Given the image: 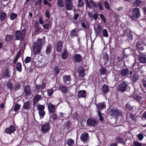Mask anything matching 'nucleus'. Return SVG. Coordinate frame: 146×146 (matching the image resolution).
Segmentation results:
<instances>
[{
  "mask_svg": "<svg viewBox=\"0 0 146 146\" xmlns=\"http://www.w3.org/2000/svg\"><path fill=\"white\" fill-rule=\"evenodd\" d=\"M31 60V58L29 56H27L24 60V62L25 64L29 63Z\"/></svg>",
  "mask_w": 146,
  "mask_h": 146,
  "instance_id": "63",
  "label": "nucleus"
},
{
  "mask_svg": "<svg viewBox=\"0 0 146 146\" xmlns=\"http://www.w3.org/2000/svg\"><path fill=\"white\" fill-rule=\"evenodd\" d=\"M6 13L3 11H2L0 13V19L1 22L4 21L7 17Z\"/></svg>",
  "mask_w": 146,
  "mask_h": 146,
  "instance_id": "34",
  "label": "nucleus"
},
{
  "mask_svg": "<svg viewBox=\"0 0 146 146\" xmlns=\"http://www.w3.org/2000/svg\"><path fill=\"white\" fill-rule=\"evenodd\" d=\"M122 112L117 108H113L111 109L110 112V115L113 117L119 116L122 113Z\"/></svg>",
  "mask_w": 146,
  "mask_h": 146,
  "instance_id": "7",
  "label": "nucleus"
},
{
  "mask_svg": "<svg viewBox=\"0 0 146 146\" xmlns=\"http://www.w3.org/2000/svg\"><path fill=\"white\" fill-rule=\"evenodd\" d=\"M42 39L39 38L37 40L36 42H34L33 45V53L35 54L33 58L36 56V54H39L41 52L42 43Z\"/></svg>",
  "mask_w": 146,
  "mask_h": 146,
  "instance_id": "1",
  "label": "nucleus"
},
{
  "mask_svg": "<svg viewBox=\"0 0 146 146\" xmlns=\"http://www.w3.org/2000/svg\"><path fill=\"white\" fill-rule=\"evenodd\" d=\"M52 114H53L50 116V122L52 123H54L56 120L59 119V117L56 113L54 112Z\"/></svg>",
  "mask_w": 146,
  "mask_h": 146,
  "instance_id": "23",
  "label": "nucleus"
},
{
  "mask_svg": "<svg viewBox=\"0 0 146 146\" xmlns=\"http://www.w3.org/2000/svg\"><path fill=\"white\" fill-rule=\"evenodd\" d=\"M100 65L101 67L100 69L99 70L100 73L101 75L105 74L107 72V70L106 68L103 67V64L102 63H100Z\"/></svg>",
  "mask_w": 146,
  "mask_h": 146,
  "instance_id": "32",
  "label": "nucleus"
},
{
  "mask_svg": "<svg viewBox=\"0 0 146 146\" xmlns=\"http://www.w3.org/2000/svg\"><path fill=\"white\" fill-rule=\"evenodd\" d=\"M129 84L127 81H123L119 85L117 88L118 91L121 93H123L128 90L129 87L128 85Z\"/></svg>",
  "mask_w": 146,
  "mask_h": 146,
  "instance_id": "4",
  "label": "nucleus"
},
{
  "mask_svg": "<svg viewBox=\"0 0 146 146\" xmlns=\"http://www.w3.org/2000/svg\"><path fill=\"white\" fill-rule=\"evenodd\" d=\"M77 6L78 7H82L84 6V3L82 1V0H78Z\"/></svg>",
  "mask_w": 146,
  "mask_h": 146,
  "instance_id": "58",
  "label": "nucleus"
},
{
  "mask_svg": "<svg viewBox=\"0 0 146 146\" xmlns=\"http://www.w3.org/2000/svg\"><path fill=\"white\" fill-rule=\"evenodd\" d=\"M71 123L70 121H67L64 123L65 127L66 129L69 130L71 128Z\"/></svg>",
  "mask_w": 146,
  "mask_h": 146,
  "instance_id": "46",
  "label": "nucleus"
},
{
  "mask_svg": "<svg viewBox=\"0 0 146 146\" xmlns=\"http://www.w3.org/2000/svg\"><path fill=\"white\" fill-rule=\"evenodd\" d=\"M81 30L80 29H76V28H75L70 31V35L71 37L73 38L75 36H78V32L80 31Z\"/></svg>",
  "mask_w": 146,
  "mask_h": 146,
  "instance_id": "17",
  "label": "nucleus"
},
{
  "mask_svg": "<svg viewBox=\"0 0 146 146\" xmlns=\"http://www.w3.org/2000/svg\"><path fill=\"white\" fill-rule=\"evenodd\" d=\"M10 77V72L8 68H7L4 72L3 78H6Z\"/></svg>",
  "mask_w": 146,
  "mask_h": 146,
  "instance_id": "35",
  "label": "nucleus"
},
{
  "mask_svg": "<svg viewBox=\"0 0 146 146\" xmlns=\"http://www.w3.org/2000/svg\"><path fill=\"white\" fill-rule=\"evenodd\" d=\"M65 6L66 9L67 11H71L73 7L72 0H65Z\"/></svg>",
  "mask_w": 146,
  "mask_h": 146,
  "instance_id": "11",
  "label": "nucleus"
},
{
  "mask_svg": "<svg viewBox=\"0 0 146 146\" xmlns=\"http://www.w3.org/2000/svg\"><path fill=\"white\" fill-rule=\"evenodd\" d=\"M85 70L83 66H82L80 69L78 70V72L79 74V76L82 77L84 76L85 75Z\"/></svg>",
  "mask_w": 146,
  "mask_h": 146,
  "instance_id": "39",
  "label": "nucleus"
},
{
  "mask_svg": "<svg viewBox=\"0 0 146 146\" xmlns=\"http://www.w3.org/2000/svg\"><path fill=\"white\" fill-rule=\"evenodd\" d=\"M16 130V128L13 125H11L9 127L6 128L5 131V133L11 135Z\"/></svg>",
  "mask_w": 146,
  "mask_h": 146,
  "instance_id": "14",
  "label": "nucleus"
},
{
  "mask_svg": "<svg viewBox=\"0 0 146 146\" xmlns=\"http://www.w3.org/2000/svg\"><path fill=\"white\" fill-rule=\"evenodd\" d=\"M141 3V1L140 0H136L132 2L133 6L136 7L139 6Z\"/></svg>",
  "mask_w": 146,
  "mask_h": 146,
  "instance_id": "47",
  "label": "nucleus"
},
{
  "mask_svg": "<svg viewBox=\"0 0 146 146\" xmlns=\"http://www.w3.org/2000/svg\"><path fill=\"white\" fill-rule=\"evenodd\" d=\"M68 56V53L66 48H64L63 52L61 54V57L63 60H64L67 59Z\"/></svg>",
  "mask_w": 146,
  "mask_h": 146,
  "instance_id": "28",
  "label": "nucleus"
},
{
  "mask_svg": "<svg viewBox=\"0 0 146 146\" xmlns=\"http://www.w3.org/2000/svg\"><path fill=\"white\" fill-rule=\"evenodd\" d=\"M42 0H37V1L35 0V7L37 6L38 5H39L40 7L41 6V3Z\"/></svg>",
  "mask_w": 146,
  "mask_h": 146,
  "instance_id": "54",
  "label": "nucleus"
},
{
  "mask_svg": "<svg viewBox=\"0 0 146 146\" xmlns=\"http://www.w3.org/2000/svg\"><path fill=\"white\" fill-rule=\"evenodd\" d=\"M86 92L85 90H80L78 91L77 96L78 98H85L86 97Z\"/></svg>",
  "mask_w": 146,
  "mask_h": 146,
  "instance_id": "22",
  "label": "nucleus"
},
{
  "mask_svg": "<svg viewBox=\"0 0 146 146\" xmlns=\"http://www.w3.org/2000/svg\"><path fill=\"white\" fill-rule=\"evenodd\" d=\"M35 32V34H37L42 32V29L38 26V23L37 22H35L34 24Z\"/></svg>",
  "mask_w": 146,
  "mask_h": 146,
  "instance_id": "21",
  "label": "nucleus"
},
{
  "mask_svg": "<svg viewBox=\"0 0 146 146\" xmlns=\"http://www.w3.org/2000/svg\"><path fill=\"white\" fill-rule=\"evenodd\" d=\"M46 84L45 82H42L40 85L36 84L35 85L36 90L38 92V93L40 92V90L44 89L46 87Z\"/></svg>",
  "mask_w": 146,
  "mask_h": 146,
  "instance_id": "15",
  "label": "nucleus"
},
{
  "mask_svg": "<svg viewBox=\"0 0 146 146\" xmlns=\"http://www.w3.org/2000/svg\"><path fill=\"white\" fill-rule=\"evenodd\" d=\"M132 15L130 16L132 20L136 21L140 17V13L139 8L137 7L134 8L132 10Z\"/></svg>",
  "mask_w": 146,
  "mask_h": 146,
  "instance_id": "5",
  "label": "nucleus"
},
{
  "mask_svg": "<svg viewBox=\"0 0 146 146\" xmlns=\"http://www.w3.org/2000/svg\"><path fill=\"white\" fill-rule=\"evenodd\" d=\"M133 70H131V67H126L122 68L119 71L120 77L122 78L123 77L125 76L128 75H131L133 74Z\"/></svg>",
  "mask_w": 146,
  "mask_h": 146,
  "instance_id": "3",
  "label": "nucleus"
},
{
  "mask_svg": "<svg viewBox=\"0 0 146 146\" xmlns=\"http://www.w3.org/2000/svg\"><path fill=\"white\" fill-rule=\"evenodd\" d=\"M17 17V14L14 13H12L10 15V18L11 20H13L15 19Z\"/></svg>",
  "mask_w": 146,
  "mask_h": 146,
  "instance_id": "50",
  "label": "nucleus"
},
{
  "mask_svg": "<svg viewBox=\"0 0 146 146\" xmlns=\"http://www.w3.org/2000/svg\"><path fill=\"white\" fill-rule=\"evenodd\" d=\"M21 85L19 82H18L14 85V89L15 91L20 89L21 88Z\"/></svg>",
  "mask_w": 146,
  "mask_h": 146,
  "instance_id": "48",
  "label": "nucleus"
},
{
  "mask_svg": "<svg viewBox=\"0 0 146 146\" xmlns=\"http://www.w3.org/2000/svg\"><path fill=\"white\" fill-rule=\"evenodd\" d=\"M24 92L25 95L27 97L30 96L31 93L30 86L28 85L25 86L24 88Z\"/></svg>",
  "mask_w": 146,
  "mask_h": 146,
  "instance_id": "16",
  "label": "nucleus"
},
{
  "mask_svg": "<svg viewBox=\"0 0 146 146\" xmlns=\"http://www.w3.org/2000/svg\"><path fill=\"white\" fill-rule=\"evenodd\" d=\"M40 119H43L45 114V111H38Z\"/></svg>",
  "mask_w": 146,
  "mask_h": 146,
  "instance_id": "52",
  "label": "nucleus"
},
{
  "mask_svg": "<svg viewBox=\"0 0 146 146\" xmlns=\"http://www.w3.org/2000/svg\"><path fill=\"white\" fill-rule=\"evenodd\" d=\"M49 23H46L44 25H42L43 28L44 29L48 30H49V27L50 26V22H48Z\"/></svg>",
  "mask_w": 146,
  "mask_h": 146,
  "instance_id": "62",
  "label": "nucleus"
},
{
  "mask_svg": "<svg viewBox=\"0 0 146 146\" xmlns=\"http://www.w3.org/2000/svg\"><path fill=\"white\" fill-rule=\"evenodd\" d=\"M98 123L97 120L93 118H89L87 120V124L89 126H96L98 125Z\"/></svg>",
  "mask_w": 146,
  "mask_h": 146,
  "instance_id": "10",
  "label": "nucleus"
},
{
  "mask_svg": "<svg viewBox=\"0 0 146 146\" xmlns=\"http://www.w3.org/2000/svg\"><path fill=\"white\" fill-rule=\"evenodd\" d=\"M74 143V141L72 139H68L66 140V143L68 146H73Z\"/></svg>",
  "mask_w": 146,
  "mask_h": 146,
  "instance_id": "41",
  "label": "nucleus"
},
{
  "mask_svg": "<svg viewBox=\"0 0 146 146\" xmlns=\"http://www.w3.org/2000/svg\"><path fill=\"white\" fill-rule=\"evenodd\" d=\"M6 86L8 89L9 90L11 91H13V84L11 82H9L7 83L6 84Z\"/></svg>",
  "mask_w": 146,
  "mask_h": 146,
  "instance_id": "43",
  "label": "nucleus"
},
{
  "mask_svg": "<svg viewBox=\"0 0 146 146\" xmlns=\"http://www.w3.org/2000/svg\"><path fill=\"white\" fill-rule=\"evenodd\" d=\"M96 106L98 110H102L104 108H105L106 107L105 103L104 102L98 103L96 105Z\"/></svg>",
  "mask_w": 146,
  "mask_h": 146,
  "instance_id": "30",
  "label": "nucleus"
},
{
  "mask_svg": "<svg viewBox=\"0 0 146 146\" xmlns=\"http://www.w3.org/2000/svg\"><path fill=\"white\" fill-rule=\"evenodd\" d=\"M30 107V102L29 101H27L24 103L23 108L25 110H28L29 109Z\"/></svg>",
  "mask_w": 146,
  "mask_h": 146,
  "instance_id": "45",
  "label": "nucleus"
},
{
  "mask_svg": "<svg viewBox=\"0 0 146 146\" xmlns=\"http://www.w3.org/2000/svg\"><path fill=\"white\" fill-rule=\"evenodd\" d=\"M101 90L102 92L105 94H107L109 92L108 86L104 84L102 85L101 88Z\"/></svg>",
  "mask_w": 146,
  "mask_h": 146,
  "instance_id": "26",
  "label": "nucleus"
},
{
  "mask_svg": "<svg viewBox=\"0 0 146 146\" xmlns=\"http://www.w3.org/2000/svg\"><path fill=\"white\" fill-rule=\"evenodd\" d=\"M130 78L131 80V81L133 83L137 82V80L139 79V76L136 74H134L131 76L130 75Z\"/></svg>",
  "mask_w": 146,
  "mask_h": 146,
  "instance_id": "29",
  "label": "nucleus"
},
{
  "mask_svg": "<svg viewBox=\"0 0 146 146\" xmlns=\"http://www.w3.org/2000/svg\"><path fill=\"white\" fill-rule=\"evenodd\" d=\"M63 44V42L61 40H58L57 42L56 46V49L57 52H62Z\"/></svg>",
  "mask_w": 146,
  "mask_h": 146,
  "instance_id": "13",
  "label": "nucleus"
},
{
  "mask_svg": "<svg viewBox=\"0 0 146 146\" xmlns=\"http://www.w3.org/2000/svg\"><path fill=\"white\" fill-rule=\"evenodd\" d=\"M134 53L136 55V56H138V58H139V57L141 55V54H143V53H141L138 49H136L135 50Z\"/></svg>",
  "mask_w": 146,
  "mask_h": 146,
  "instance_id": "55",
  "label": "nucleus"
},
{
  "mask_svg": "<svg viewBox=\"0 0 146 146\" xmlns=\"http://www.w3.org/2000/svg\"><path fill=\"white\" fill-rule=\"evenodd\" d=\"M58 88L63 93L66 94L68 92L67 87L63 84H59Z\"/></svg>",
  "mask_w": 146,
  "mask_h": 146,
  "instance_id": "18",
  "label": "nucleus"
},
{
  "mask_svg": "<svg viewBox=\"0 0 146 146\" xmlns=\"http://www.w3.org/2000/svg\"><path fill=\"white\" fill-rule=\"evenodd\" d=\"M83 59L82 56L79 54H75L72 56V59L74 63H79L81 62Z\"/></svg>",
  "mask_w": 146,
  "mask_h": 146,
  "instance_id": "6",
  "label": "nucleus"
},
{
  "mask_svg": "<svg viewBox=\"0 0 146 146\" xmlns=\"http://www.w3.org/2000/svg\"><path fill=\"white\" fill-rule=\"evenodd\" d=\"M50 124L49 123H46L42 125L41 130L43 133H46L48 132L50 130Z\"/></svg>",
  "mask_w": 146,
  "mask_h": 146,
  "instance_id": "9",
  "label": "nucleus"
},
{
  "mask_svg": "<svg viewBox=\"0 0 146 146\" xmlns=\"http://www.w3.org/2000/svg\"><path fill=\"white\" fill-rule=\"evenodd\" d=\"M142 144L140 143L139 141H135L133 142V145L134 146H142Z\"/></svg>",
  "mask_w": 146,
  "mask_h": 146,
  "instance_id": "59",
  "label": "nucleus"
},
{
  "mask_svg": "<svg viewBox=\"0 0 146 146\" xmlns=\"http://www.w3.org/2000/svg\"><path fill=\"white\" fill-rule=\"evenodd\" d=\"M57 5L58 7H64V3L62 0H57Z\"/></svg>",
  "mask_w": 146,
  "mask_h": 146,
  "instance_id": "53",
  "label": "nucleus"
},
{
  "mask_svg": "<svg viewBox=\"0 0 146 146\" xmlns=\"http://www.w3.org/2000/svg\"><path fill=\"white\" fill-rule=\"evenodd\" d=\"M26 29L24 28L21 31L17 30L15 31V40H19L20 39L21 40L23 41L25 39L26 36Z\"/></svg>",
  "mask_w": 146,
  "mask_h": 146,
  "instance_id": "2",
  "label": "nucleus"
},
{
  "mask_svg": "<svg viewBox=\"0 0 146 146\" xmlns=\"http://www.w3.org/2000/svg\"><path fill=\"white\" fill-rule=\"evenodd\" d=\"M102 34L104 37H108V31L106 29H104L103 30Z\"/></svg>",
  "mask_w": 146,
  "mask_h": 146,
  "instance_id": "57",
  "label": "nucleus"
},
{
  "mask_svg": "<svg viewBox=\"0 0 146 146\" xmlns=\"http://www.w3.org/2000/svg\"><path fill=\"white\" fill-rule=\"evenodd\" d=\"M62 80L64 83V84H66L67 81H70L71 80L70 76L65 75L63 76Z\"/></svg>",
  "mask_w": 146,
  "mask_h": 146,
  "instance_id": "38",
  "label": "nucleus"
},
{
  "mask_svg": "<svg viewBox=\"0 0 146 146\" xmlns=\"http://www.w3.org/2000/svg\"><path fill=\"white\" fill-rule=\"evenodd\" d=\"M139 60L141 63H146V54L145 53L141 54L139 58Z\"/></svg>",
  "mask_w": 146,
  "mask_h": 146,
  "instance_id": "25",
  "label": "nucleus"
},
{
  "mask_svg": "<svg viewBox=\"0 0 146 146\" xmlns=\"http://www.w3.org/2000/svg\"><path fill=\"white\" fill-rule=\"evenodd\" d=\"M115 141L117 143H121L123 145H125V143L124 142L123 138L119 137H117L115 139Z\"/></svg>",
  "mask_w": 146,
  "mask_h": 146,
  "instance_id": "37",
  "label": "nucleus"
},
{
  "mask_svg": "<svg viewBox=\"0 0 146 146\" xmlns=\"http://www.w3.org/2000/svg\"><path fill=\"white\" fill-rule=\"evenodd\" d=\"M143 44H141L139 42H138L137 44V47L140 50H143L144 49L143 46Z\"/></svg>",
  "mask_w": 146,
  "mask_h": 146,
  "instance_id": "56",
  "label": "nucleus"
},
{
  "mask_svg": "<svg viewBox=\"0 0 146 146\" xmlns=\"http://www.w3.org/2000/svg\"><path fill=\"white\" fill-rule=\"evenodd\" d=\"M54 73L56 75H58L60 72V70L59 68L57 66H56L54 68Z\"/></svg>",
  "mask_w": 146,
  "mask_h": 146,
  "instance_id": "61",
  "label": "nucleus"
},
{
  "mask_svg": "<svg viewBox=\"0 0 146 146\" xmlns=\"http://www.w3.org/2000/svg\"><path fill=\"white\" fill-rule=\"evenodd\" d=\"M37 107L38 110V111H43L45 108L44 105L40 104L37 105Z\"/></svg>",
  "mask_w": 146,
  "mask_h": 146,
  "instance_id": "51",
  "label": "nucleus"
},
{
  "mask_svg": "<svg viewBox=\"0 0 146 146\" xmlns=\"http://www.w3.org/2000/svg\"><path fill=\"white\" fill-rule=\"evenodd\" d=\"M89 135L88 133L86 132L83 133L80 136V139L81 141L84 142H86L88 139Z\"/></svg>",
  "mask_w": 146,
  "mask_h": 146,
  "instance_id": "20",
  "label": "nucleus"
},
{
  "mask_svg": "<svg viewBox=\"0 0 146 146\" xmlns=\"http://www.w3.org/2000/svg\"><path fill=\"white\" fill-rule=\"evenodd\" d=\"M125 108L126 110L129 111H131L133 109V106H131L129 103L126 104Z\"/></svg>",
  "mask_w": 146,
  "mask_h": 146,
  "instance_id": "44",
  "label": "nucleus"
},
{
  "mask_svg": "<svg viewBox=\"0 0 146 146\" xmlns=\"http://www.w3.org/2000/svg\"><path fill=\"white\" fill-rule=\"evenodd\" d=\"M52 45L48 44L46 46L45 50V53L47 55L50 56L52 52Z\"/></svg>",
  "mask_w": 146,
  "mask_h": 146,
  "instance_id": "27",
  "label": "nucleus"
},
{
  "mask_svg": "<svg viewBox=\"0 0 146 146\" xmlns=\"http://www.w3.org/2000/svg\"><path fill=\"white\" fill-rule=\"evenodd\" d=\"M48 112L51 113L52 114L55 111V106L51 102H49L48 104Z\"/></svg>",
  "mask_w": 146,
  "mask_h": 146,
  "instance_id": "19",
  "label": "nucleus"
},
{
  "mask_svg": "<svg viewBox=\"0 0 146 146\" xmlns=\"http://www.w3.org/2000/svg\"><path fill=\"white\" fill-rule=\"evenodd\" d=\"M21 106L18 104H16L14 106L13 110L15 112H17L20 109Z\"/></svg>",
  "mask_w": 146,
  "mask_h": 146,
  "instance_id": "49",
  "label": "nucleus"
},
{
  "mask_svg": "<svg viewBox=\"0 0 146 146\" xmlns=\"http://www.w3.org/2000/svg\"><path fill=\"white\" fill-rule=\"evenodd\" d=\"M103 62L102 63L104 62V66H107V63L109 60V56L106 53H104L102 57Z\"/></svg>",
  "mask_w": 146,
  "mask_h": 146,
  "instance_id": "24",
  "label": "nucleus"
},
{
  "mask_svg": "<svg viewBox=\"0 0 146 146\" xmlns=\"http://www.w3.org/2000/svg\"><path fill=\"white\" fill-rule=\"evenodd\" d=\"M41 98V96L39 95L38 94L35 95L33 99V104L34 105H35L40 100Z\"/></svg>",
  "mask_w": 146,
  "mask_h": 146,
  "instance_id": "31",
  "label": "nucleus"
},
{
  "mask_svg": "<svg viewBox=\"0 0 146 146\" xmlns=\"http://www.w3.org/2000/svg\"><path fill=\"white\" fill-rule=\"evenodd\" d=\"M89 2L91 3V5L94 7L95 8H97L98 7V9L101 11H102L103 10L102 6V4L101 3L98 2L96 3L92 0H90Z\"/></svg>",
  "mask_w": 146,
  "mask_h": 146,
  "instance_id": "12",
  "label": "nucleus"
},
{
  "mask_svg": "<svg viewBox=\"0 0 146 146\" xmlns=\"http://www.w3.org/2000/svg\"><path fill=\"white\" fill-rule=\"evenodd\" d=\"M13 38L12 35L7 34L5 36V40L6 42H9L12 40Z\"/></svg>",
  "mask_w": 146,
  "mask_h": 146,
  "instance_id": "42",
  "label": "nucleus"
},
{
  "mask_svg": "<svg viewBox=\"0 0 146 146\" xmlns=\"http://www.w3.org/2000/svg\"><path fill=\"white\" fill-rule=\"evenodd\" d=\"M16 69L19 72L22 71V65L21 62H18L16 64Z\"/></svg>",
  "mask_w": 146,
  "mask_h": 146,
  "instance_id": "40",
  "label": "nucleus"
},
{
  "mask_svg": "<svg viewBox=\"0 0 146 146\" xmlns=\"http://www.w3.org/2000/svg\"><path fill=\"white\" fill-rule=\"evenodd\" d=\"M54 92V90L52 88L48 89L47 91V95L48 96H51L53 94Z\"/></svg>",
  "mask_w": 146,
  "mask_h": 146,
  "instance_id": "64",
  "label": "nucleus"
},
{
  "mask_svg": "<svg viewBox=\"0 0 146 146\" xmlns=\"http://www.w3.org/2000/svg\"><path fill=\"white\" fill-rule=\"evenodd\" d=\"M21 50V49H19L18 52L17 54L16 55L14 60L13 61V63L14 64H16L18 59L20 58Z\"/></svg>",
  "mask_w": 146,
  "mask_h": 146,
  "instance_id": "36",
  "label": "nucleus"
},
{
  "mask_svg": "<svg viewBox=\"0 0 146 146\" xmlns=\"http://www.w3.org/2000/svg\"><path fill=\"white\" fill-rule=\"evenodd\" d=\"M104 4L105 8L107 10H109L110 9V6L108 1H104Z\"/></svg>",
  "mask_w": 146,
  "mask_h": 146,
  "instance_id": "60",
  "label": "nucleus"
},
{
  "mask_svg": "<svg viewBox=\"0 0 146 146\" xmlns=\"http://www.w3.org/2000/svg\"><path fill=\"white\" fill-rule=\"evenodd\" d=\"M140 92L138 90H135L133 92L132 96L133 98L138 102H141L142 99V97L140 96Z\"/></svg>",
  "mask_w": 146,
  "mask_h": 146,
  "instance_id": "8",
  "label": "nucleus"
},
{
  "mask_svg": "<svg viewBox=\"0 0 146 146\" xmlns=\"http://www.w3.org/2000/svg\"><path fill=\"white\" fill-rule=\"evenodd\" d=\"M102 27L100 25H97V28L95 29V32L96 35L100 36L102 33Z\"/></svg>",
  "mask_w": 146,
  "mask_h": 146,
  "instance_id": "33",
  "label": "nucleus"
}]
</instances>
